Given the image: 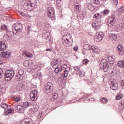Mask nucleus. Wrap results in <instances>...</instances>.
Returning a JSON list of instances; mask_svg holds the SVG:
<instances>
[{
	"label": "nucleus",
	"mask_w": 124,
	"mask_h": 124,
	"mask_svg": "<svg viewBox=\"0 0 124 124\" xmlns=\"http://www.w3.org/2000/svg\"><path fill=\"white\" fill-rule=\"evenodd\" d=\"M108 27L115 28V30H116V31H121V29H124V24L123 23L120 24L119 26H116L115 15H112L111 17L108 19Z\"/></svg>",
	"instance_id": "f257e3e1"
},
{
	"label": "nucleus",
	"mask_w": 124,
	"mask_h": 124,
	"mask_svg": "<svg viewBox=\"0 0 124 124\" xmlns=\"http://www.w3.org/2000/svg\"><path fill=\"white\" fill-rule=\"evenodd\" d=\"M34 0H26V2L24 4V8L27 11H31L35 7Z\"/></svg>",
	"instance_id": "f03ea898"
},
{
	"label": "nucleus",
	"mask_w": 124,
	"mask_h": 124,
	"mask_svg": "<svg viewBox=\"0 0 124 124\" xmlns=\"http://www.w3.org/2000/svg\"><path fill=\"white\" fill-rule=\"evenodd\" d=\"M15 74L13 70H8L5 72V81L6 82H9L11 81V79L14 77Z\"/></svg>",
	"instance_id": "7ed1b4c3"
},
{
	"label": "nucleus",
	"mask_w": 124,
	"mask_h": 124,
	"mask_svg": "<svg viewBox=\"0 0 124 124\" xmlns=\"http://www.w3.org/2000/svg\"><path fill=\"white\" fill-rule=\"evenodd\" d=\"M15 31H13V34H16V35L19 36V35H20V32L22 31L23 30V25L21 23H16L15 24Z\"/></svg>",
	"instance_id": "20e7f679"
},
{
	"label": "nucleus",
	"mask_w": 124,
	"mask_h": 124,
	"mask_svg": "<svg viewBox=\"0 0 124 124\" xmlns=\"http://www.w3.org/2000/svg\"><path fill=\"white\" fill-rule=\"evenodd\" d=\"M62 43L65 47L66 48H69L70 46H72V42H70V40L68 38L63 36L62 38Z\"/></svg>",
	"instance_id": "39448f33"
},
{
	"label": "nucleus",
	"mask_w": 124,
	"mask_h": 124,
	"mask_svg": "<svg viewBox=\"0 0 124 124\" xmlns=\"http://www.w3.org/2000/svg\"><path fill=\"white\" fill-rule=\"evenodd\" d=\"M24 77H25V72L23 70H20L16 76V81H22Z\"/></svg>",
	"instance_id": "423d86ee"
},
{
	"label": "nucleus",
	"mask_w": 124,
	"mask_h": 124,
	"mask_svg": "<svg viewBox=\"0 0 124 124\" xmlns=\"http://www.w3.org/2000/svg\"><path fill=\"white\" fill-rule=\"evenodd\" d=\"M46 11L47 12V16L50 19H54L55 17V10L51 7H48Z\"/></svg>",
	"instance_id": "0eeeda50"
},
{
	"label": "nucleus",
	"mask_w": 124,
	"mask_h": 124,
	"mask_svg": "<svg viewBox=\"0 0 124 124\" xmlns=\"http://www.w3.org/2000/svg\"><path fill=\"white\" fill-rule=\"evenodd\" d=\"M103 36H104V34L102 32H97L96 34V35L94 36V40L96 42H99V41H101L102 40V38H103Z\"/></svg>",
	"instance_id": "6e6552de"
},
{
	"label": "nucleus",
	"mask_w": 124,
	"mask_h": 124,
	"mask_svg": "<svg viewBox=\"0 0 124 124\" xmlns=\"http://www.w3.org/2000/svg\"><path fill=\"white\" fill-rule=\"evenodd\" d=\"M101 65L103 66V68L104 72H107L108 71V62L106 61V59H102L101 61Z\"/></svg>",
	"instance_id": "1a4fd4ad"
},
{
	"label": "nucleus",
	"mask_w": 124,
	"mask_h": 124,
	"mask_svg": "<svg viewBox=\"0 0 124 124\" xmlns=\"http://www.w3.org/2000/svg\"><path fill=\"white\" fill-rule=\"evenodd\" d=\"M52 86V83L50 82H48L45 85V89L46 93H51L52 89H53Z\"/></svg>",
	"instance_id": "9d476101"
},
{
	"label": "nucleus",
	"mask_w": 124,
	"mask_h": 124,
	"mask_svg": "<svg viewBox=\"0 0 124 124\" xmlns=\"http://www.w3.org/2000/svg\"><path fill=\"white\" fill-rule=\"evenodd\" d=\"M30 97L32 101H34L37 99V91L33 90L30 93Z\"/></svg>",
	"instance_id": "9b49d317"
},
{
	"label": "nucleus",
	"mask_w": 124,
	"mask_h": 124,
	"mask_svg": "<svg viewBox=\"0 0 124 124\" xmlns=\"http://www.w3.org/2000/svg\"><path fill=\"white\" fill-rule=\"evenodd\" d=\"M116 50L118 51L120 56H123L124 54V47L123 45L120 44L116 47Z\"/></svg>",
	"instance_id": "f8f14e48"
},
{
	"label": "nucleus",
	"mask_w": 124,
	"mask_h": 124,
	"mask_svg": "<svg viewBox=\"0 0 124 124\" xmlns=\"http://www.w3.org/2000/svg\"><path fill=\"white\" fill-rule=\"evenodd\" d=\"M111 85L110 86V88L111 90H113V91H116L118 89V83L116 80L113 79L111 80Z\"/></svg>",
	"instance_id": "ddd939ff"
},
{
	"label": "nucleus",
	"mask_w": 124,
	"mask_h": 124,
	"mask_svg": "<svg viewBox=\"0 0 124 124\" xmlns=\"http://www.w3.org/2000/svg\"><path fill=\"white\" fill-rule=\"evenodd\" d=\"M7 46L4 41L0 42V51L3 52L5 50H6Z\"/></svg>",
	"instance_id": "4468645a"
},
{
	"label": "nucleus",
	"mask_w": 124,
	"mask_h": 124,
	"mask_svg": "<svg viewBox=\"0 0 124 124\" xmlns=\"http://www.w3.org/2000/svg\"><path fill=\"white\" fill-rule=\"evenodd\" d=\"M10 55H11V53L8 52H1L0 54V56L2 58H9V57H10Z\"/></svg>",
	"instance_id": "2eb2a0df"
},
{
	"label": "nucleus",
	"mask_w": 124,
	"mask_h": 124,
	"mask_svg": "<svg viewBox=\"0 0 124 124\" xmlns=\"http://www.w3.org/2000/svg\"><path fill=\"white\" fill-rule=\"evenodd\" d=\"M92 26L94 29H99L100 28V23L97 21L93 22Z\"/></svg>",
	"instance_id": "dca6fc26"
},
{
	"label": "nucleus",
	"mask_w": 124,
	"mask_h": 124,
	"mask_svg": "<svg viewBox=\"0 0 124 124\" xmlns=\"http://www.w3.org/2000/svg\"><path fill=\"white\" fill-rule=\"evenodd\" d=\"M50 97H51L50 100L54 101V100H55V99H57L58 97H59V96L57 93H53L52 94H51Z\"/></svg>",
	"instance_id": "f3484780"
},
{
	"label": "nucleus",
	"mask_w": 124,
	"mask_h": 124,
	"mask_svg": "<svg viewBox=\"0 0 124 124\" xmlns=\"http://www.w3.org/2000/svg\"><path fill=\"white\" fill-rule=\"evenodd\" d=\"M91 50L93 51L94 53H99L100 52V49L96 46H92V47H91Z\"/></svg>",
	"instance_id": "a211bd4d"
},
{
	"label": "nucleus",
	"mask_w": 124,
	"mask_h": 124,
	"mask_svg": "<svg viewBox=\"0 0 124 124\" xmlns=\"http://www.w3.org/2000/svg\"><path fill=\"white\" fill-rule=\"evenodd\" d=\"M109 37L110 40H117V34L115 33H110L109 34Z\"/></svg>",
	"instance_id": "6ab92c4d"
},
{
	"label": "nucleus",
	"mask_w": 124,
	"mask_h": 124,
	"mask_svg": "<svg viewBox=\"0 0 124 124\" xmlns=\"http://www.w3.org/2000/svg\"><path fill=\"white\" fill-rule=\"evenodd\" d=\"M75 10L77 13H79L81 11V7L79 4H76L75 5Z\"/></svg>",
	"instance_id": "aec40b11"
},
{
	"label": "nucleus",
	"mask_w": 124,
	"mask_h": 124,
	"mask_svg": "<svg viewBox=\"0 0 124 124\" xmlns=\"http://www.w3.org/2000/svg\"><path fill=\"white\" fill-rule=\"evenodd\" d=\"M93 47V46L90 45L89 44H86L83 46V49L85 50H92V47Z\"/></svg>",
	"instance_id": "412c9836"
},
{
	"label": "nucleus",
	"mask_w": 124,
	"mask_h": 124,
	"mask_svg": "<svg viewBox=\"0 0 124 124\" xmlns=\"http://www.w3.org/2000/svg\"><path fill=\"white\" fill-rule=\"evenodd\" d=\"M21 124H32V122H31V118H28L27 121H23Z\"/></svg>",
	"instance_id": "4be33fe9"
},
{
	"label": "nucleus",
	"mask_w": 124,
	"mask_h": 124,
	"mask_svg": "<svg viewBox=\"0 0 124 124\" xmlns=\"http://www.w3.org/2000/svg\"><path fill=\"white\" fill-rule=\"evenodd\" d=\"M108 60L109 63H110L111 64H113V63H114V61L115 60V57L109 56L108 58Z\"/></svg>",
	"instance_id": "5701e85b"
},
{
	"label": "nucleus",
	"mask_w": 124,
	"mask_h": 124,
	"mask_svg": "<svg viewBox=\"0 0 124 124\" xmlns=\"http://www.w3.org/2000/svg\"><path fill=\"white\" fill-rule=\"evenodd\" d=\"M51 64L53 68L56 67V66L59 67V64L56 62V60L54 59L52 61Z\"/></svg>",
	"instance_id": "b1692460"
},
{
	"label": "nucleus",
	"mask_w": 124,
	"mask_h": 124,
	"mask_svg": "<svg viewBox=\"0 0 124 124\" xmlns=\"http://www.w3.org/2000/svg\"><path fill=\"white\" fill-rule=\"evenodd\" d=\"M117 65L119 67L123 68L124 67V62L123 61H120L117 63Z\"/></svg>",
	"instance_id": "393cba45"
},
{
	"label": "nucleus",
	"mask_w": 124,
	"mask_h": 124,
	"mask_svg": "<svg viewBox=\"0 0 124 124\" xmlns=\"http://www.w3.org/2000/svg\"><path fill=\"white\" fill-rule=\"evenodd\" d=\"M1 108H3V109H7L9 107H10V106H8L7 104L3 103H2L0 105Z\"/></svg>",
	"instance_id": "a878e982"
},
{
	"label": "nucleus",
	"mask_w": 124,
	"mask_h": 124,
	"mask_svg": "<svg viewBox=\"0 0 124 124\" xmlns=\"http://www.w3.org/2000/svg\"><path fill=\"white\" fill-rule=\"evenodd\" d=\"M31 106V103L28 102H25L23 103V107L24 108H28V107H30Z\"/></svg>",
	"instance_id": "bb28decb"
},
{
	"label": "nucleus",
	"mask_w": 124,
	"mask_h": 124,
	"mask_svg": "<svg viewBox=\"0 0 124 124\" xmlns=\"http://www.w3.org/2000/svg\"><path fill=\"white\" fill-rule=\"evenodd\" d=\"M68 76V71L67 70H64L63 74V77L64 80H66V77Z\"/></svg>",
	"instance_id": "cd10ccee"
},
{
	"label": "nucleus",
	"mask_w": 124,
	"mask_h": 124,
	"mask_svg": "<svg viewBox=\"0 0 124 124\" xmlns=\"http://www.w3.org/2000/svg\"><path fill=\"white\" fill-rule=\"evenodd\" d=\"M94 18H95V19H97V20H99L101 18V15L99 13L95 14L94 15Z\"/></svg>",
	"instance_id": "c85d7f7f"
},
{
	"label": "nucleus",
	"mask_w": 124,
	"mask_h": 124,
	"mask_svg": "<svg viewBox=\"0 0 124 124\" xmlns=\"http://www.w3.org/2000/svg\"><path fill=\"white\" fill-rule=\"evenodd\" d=\"M56 2L57 3V6L61 7L62 5V0H56Z\"/></svg>",
	"instance_id": "c756f323"
},
{
	"label": "nucleus",
	"mask_w": 124,
	"mask_h": 124,
	"mask_svg": "<svg viewBox=\"0 0 124 124\" xmlns=\"http://www.w3.org/2000/svg\"><path fill=\"white\" fill-rule=\"evenodd\" d=\"M24 107H23L22 105H17L16 106V109L18 110V111H19V112H22V110H23V108Z\"/></svg>",
	"instance_id": "7c9ffc66"
},
{
	"label": "nucleus",
	"mask_w": 124,
	"mask_h": 124,
	"mask_svg": "<svg viewBox=\"0 0 124 124\" xmlns=\"http://www.w3.org/2000/svg\"><path fill=\"white\" fill-rule=\"evenodd\" d=\"M100 101H101V102H102V103H103V104H106V103H107L108 101L107 100V98H102L100 99Z\"/></svg>",
	"instance_id": "2f4dec72"
},
{
	"label": "nucleus",
	"mask_w": 124,
	"mask_h": 124,
	"mask_svg": "<svg viewBox=\"0 0 124 124\" xmlns=\"http://www.w3.org/2000/svg\"><path fill=\"white\" fill-rule=\"evenodd\" d=\"M73 68L74 69V70H75V71H76L77 72H80V66H74Z\"/></svg>",
	"instance_id": "473e14b6"
},
{
	"label": "nucleus",
	"mask_w": 124,
	"mask_h": 124,
	"mask_svg": "<svg viewBox=\"0 0 124 124\" xmlns=\"http://www.w3.org/2000/svg\"><path fill=\"white\" fill-rule=\"evenodd\" d=\"M6 113L7 115H9V114H14V110L13 109H9V110H8Z\"/></svg>",
	"instance_id": "72a5a7b5"
},
{
	"label": "nucleus",
	"mask_w": 124,
	"mask_h": 124,
	"mask_svg": "<svg viewBox=\"0 0 124 124\" xmlns=\"http://www.w3.org/2000/svg\"><path fill=\"white\" fill-rule=\"evenodd\" d=\"M88 9H89V10L93 11V9H94V7H93V4H89L88 5Z\"/></svg>",
	"instance_id": "f704fd0d"
},
{
	"label": "nucleus",
	"mask_w": 124,
	"mask_h": 124,
	"mask_svg": "<svg viewBox=\"0 0 124 124\" xmlns=\"http://www.w3.org/2000/svg\"><path fill=\"white\" fill-rule=\"evenodd\" d=\"M116 98L117 100H120V99H122L123 98L122 94H117L116 96Z\"/></svg>",
	"instance_id": "c9c22d12"
},
{
	"label": "nucleus",
	"mask_w": 124,
	"mask_h": 124,
	"mask_svg": "<svg viewBox=\"0 0 124 124\" xmlns=\"http://www.w3.org/2000/svg\"><path fill=\"white\" fill-rule=\"evenodd\" d=\"M1 29L2 31H7V26L5 25H2L1 26Z\"/></svg>",
	"instance_id": "e433bc0d"
},
{
	"label": "nucleus",
	"mask_w": 124,
	"mask_h": 124,
	"mask_svg": "<svg viewBox=\"0 0 124 124\" xmlns=\"http://www.w3.org/2000/svg\"><path fill=\"white\" fill-rule=\"evenodd\" d=\"M25 55L27 58H32V54L31 53H26Z\"/></svg>",
	"instance_id": "4c0bfd02"
},
{
	"label": "nucleus",
	"mask_w": 124,
	"mask_h": 124,
	"mask_svg": "<svg viewBox=\"0 0 124 124\" xmlns=\"http://www.w3.org/2000/svg\"><path fill=\"white\" fill-rule=\"evenodd\" d=\"M53 68H55V73L56 74H58V73H59L60 71V69H59V67L56 66V67H54Z\"/></svg>",
	"instance_id": "58836bf2"
},
{
	"label": "nucleus",
	"mask_w": 124,
	"mask_h": 124,
	"mask_svg": "<svg viewBox=\"0 0 124 124\" xmlns=\"http://www.w3.org/2000/svg\"><path fill=\"white\" fill-rule=\"evenodd\" d=\"M7 36H8V38H10V37H11V36H12V32L11 31H7V34H6Z\"/></svg>",
	"instance_id": "ea45409f"
},
{
	"label": "nucleus",
	"mask_w": 124,
	"mask_h": 124,
	"mask_svg": "<svg viewBox=\"0 0 124 124\" xmlns=\"http://www.w3.org/2000/svg\"><path fill=\"white\" fill-rule=\"evenodd\" d=\"M118 11L119 12H121V13H123V12H124V6H121L118 10Z\"/></svg>",
	"instance_id": "a19ab883"
},
{
	"label": "nucleus",
	"mask_w": 124,
	"mask_h": 124,
	"mask_svg": "<svg viewBox=\"0 0 124 124\" xmlns=\"http://www.w3.org/2000/svg\"><path fill=\"white\" fill-rule=\"evenodd\" d=\"M93 3H95V4H99V1L98 0H91Z\"/></svg>",
	"instance_id": "79ce46f5"
},
{
	"label": "nucleus",
	"mask_w": 124,
	"mask_h": 124,
	"mask_svg": "<svg viewBox=\"0 0 124 124\" xmlns=\"http://www.w3.org/2000/svg\"><path fill=\"white\" fill-rule=\"evenodd\" d=\"M3 76V71H2V69L0 68V79L2 78Z\"/></svg>",
	"instance_id": "37998d69"
},
{
	"label": "nucleus",
	"mask_w": 124,
	"mask_h": 124,
	"mask_svg": "<svg viewBox=\"0 0 124 124\" xmlns=\"http://www.w3.org/2000/svg\"><path fill=\"white\" fill-rule=\"evenodd\" d=\"M112 3H113L114 5H118V0H111Z\"/></svg>",
	"instance_id": "c03bdc74"
},
{
	"label": "nucleus",
	"mask_w": 124,
	"mask_h": 124,
	"mask_svg": "<svg viewBox=\"0 0 124 124\" xmlns=\"http://www.w3.org/2000/svg\"><path fill=\"white\" fill-rule=\"evenodd\" d=\"M83 64H88V63H89V60L87 59H84L83 61Z\"/></svg>",
	"instance_id": "a18cd8bd"
},
{
	"label": "nucleus",
	"mask_w": 124,
	"mask_h": 124,
	"mask_svg": "<svg viewBox=\"0 0 124 124\" xmlns=\"http://www.w3.org/2000/svg\"><path fill=\"white\" fill-rule=\"evenodd\" d=\"M121 107L122 108H124V100H122L120 102Z\"/></svg>",
	"instance_id": "49530a36"
},
{
	"label": "nucleus",
	"mask_w": 124,
	"mask_h": 124,
	"mask_svg": "<svg viewBox=\"0 0 124 124\" xmlns=\"http://www.w3.org/2000/svg\"><path fill=\"white\" fill-rule=\"evenodd\" d=\"M19 13L21 16H23V17H25V16H26V14H25V13H24L23 12L19 11Z\"/></svg>",
	"instance_id": "de8ad7c7"
},
{
	"label": "nucleus",
	"mask_w": 124,
	"mask_h": 124,
	"mask_svg": "<svg viewBox=\"0 0 124 124\" xmlns=\"http://www.w3.org/2000/svg\"><path fill=\"white\" fill-rule=\"evenodd\" d=\"M104 14L105 15H107L109 13V11L108 10H105L104 11Z\"/></svg>",
	"instance_id": "09e8293b"
},
{
	"label": "nucleus",
	"mask_w": 124,
	"mask_h": 124,
	"mask_svg": "<svg viewBox=\"0 0 124 124\" xmlns=\"http://www.w3.org/2000/svg\"><path fill=\"white\" fill-rule=\"evenodd\" d=\"M15 100L16 102H18V101H20L21 100V98L17 97L15 99Z\"/></svg>",
	"instance_id": "8fccbe9b"
},
{
	"label": "nucleus",
	"mask_w": 124,
	"mask_h": 124,
	"mask_svg": "<svg viewBox=\"0 0 124 124\" xmlns=\"http://www.w3.org/2000/svg\"><path fill=\"white\" fill-rule=\"evenodd\" d=\"M55 62L57 63H58L59 64V63H60V62H61V59H58L57 60H55Z\"/></svg>",
	"instance_id": "3c124183"
},
{
	"label": "nucleus",
	"mask_w": 124,
	"mask_h": 124,
	"mask_svg": "<svg viewBox=\"0 0 124 124\" xmlns=\"http://www.w3.org/2000/svg\"><path fill=\"white\" fill-rule=\"evenodd\" d=\"M121 85L123 87H124V80H123L121 81Z\"/></svg>",
	"instance_id": "603ef678"
},
{
	"label": "nucleus",
	"mask_w": 124,
	"mask_h": 124,
	"mask_svg": "<svg viewBox=\"0 0 124 124\" xmlns=\"http://www.w3.org/2000/svg\"><path fill=\"white\" fill-rule=\"evenodd\" d=\"M74 51H78V46H75L74 47Z\"/></svg>",
	"instance_id": "864d4df0"
},
{
	"label": "nucleus",
	"mask_w": 124,
	"mask_h": 124,
	"mask_svg": "<svg viewBox=\"0 0 124 124\" xmlns=\"http://www.w3.org/2000/svg\"><path fill=\"white\" fill-rule=\"evenodd\" d=\"M46 51L47 52H51L52 51V48H46Z\"/></svg>",
	"instance_id": "5fc2aeb1"
},
{
	"label": "nucleus",
	"mask_w": 124,
	"mask_h": 124,
	"mask_svg": "<svg viewBox=\"0 0 124 124\" xmlns=\"http://www.w3.org/2000/svg\"><path fill=\"white\" fill-rule=\"evenodd\" d=\"M28 31H31V26H28Z\"/></svg>",
	"instance_id": "6e6d98bb"
},
{
	"label": "nucleus",
	"mask_w": 124,
	"mask_h": 124,
	"mask_svg": "<svg viewBox=\"0 0 124 124\" xmlns=\"http://www.w3.org/2000/svg\"><path fill=\"white\" fill-rule=\"evenodd\" d=\"M3 63V61L2 60L0 61V65Z\"/></svg>",
	"instance_id": "4d7b16f0"
},
{
	"label": "nucleus",
	"mask_w": 124,
	"mask_h": 124,
	"mask_svg": "<svg viewBox=\"0 0 124 124\" xmlns=\"http://www.w3.org/2000/svg\"><path fill=\"white\" fill-rule=\"evenodd\" d=\"M29 63V62H28V61H25V62H24V64H25V63Z\"/></svg>",
	"instance_id": "13d9d810"
},
{
	"label": "nucleus",
	"mask_w": 124,
	"mask_h": 124,
	"mask_svg": "<svg viewBox=\"0 0 124 124\" xmlns=\"http://www.w3.org/2000/svg\"><path fill=\"white\" fill-rule=\"evenodd\" d=\"M35 109H36V110H35V111H37V110H38V109H37V108H35Z\"/></svg>",
	"instance_id": "bf43d9fd"
},
{
	"label": "nucleus",
	"mask_w": 124,
	"mask_h": 124,
	"mask_svg": "<svg viewBox=\"0 0 124 124\" xmlns=\"http://www.w3.org/2000/svg\"><path fill=\"white\" fill-rule=\"evenodd\" d=\"M60 71H62V70L60 69Z\"/></svg>",
	"instance_id": "052dcab7"
},
{
	"label": "nucleus",
	"mask_w": 124,
	"mask_h": 124,
	"mask_svg": "<svg viewBox=\"0 0 124 124\" xmlns=\"http://www.w3.org/2000/svg\"><path fill=\"white\" fill-rule=\"evenodd\" d=\"M26 66H27V65H28V64L27 65H25Z\"/></svg>",
	"instance_id": "680f3d73"
}]
</instances>
